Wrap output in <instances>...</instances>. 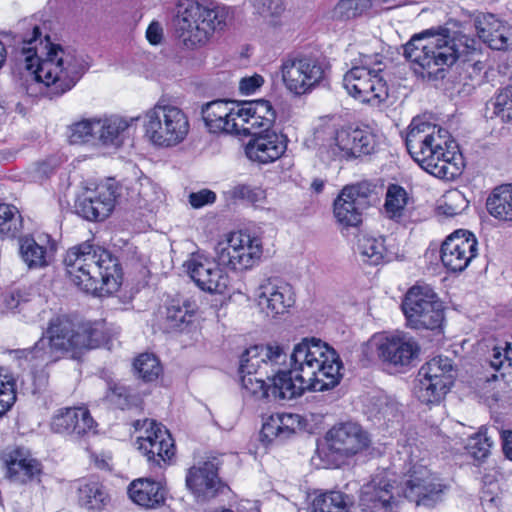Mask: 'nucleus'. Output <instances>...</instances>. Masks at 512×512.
Instances as JSON below:
<instances>
[{"instance_id":"f257e3e1","label":"nucleus","mask_w":512,"mask_h":512,"mask_svg":"<svg viewBox=\"0 0 512 512\" xmlns=\"http://www.w3.org/2000/svg\"><path fill=\"white\" fill-rule=\"evenodd\" d=\"M291 368L278 366L270 374V399L291 400L305 390L323 392L336 387L342 378V361L334 348L316 338H304L290 356Z\"/></svg>"},{"instance_id":"f03ea898","label":"nucleus","mask_w":512,"mask_h":512,"mask_svg":"<svg viewBox=\"0 0 512 512\" xmlns=\"http://www.w3.org/2000/svg\"><path fill=\"white\" fill-rule=\"evenodd\" d=\"M107 342L101 323L79 324L69 316L51 318L35 344L26 349L13 351L16 360H40L54 364L64 357L77 360L83 352Z\"/></svg>"},{"instance_id":"7ed1b4c3","label":"nucleus","mask_w":512,"mask_h":512,"mask_svg":"<svg viewBox=\"0 0 512 512\" xmlns=\"http://www.w3.org/2000/svg\"><path fill=\"white\" fill-rule=\"evenodd\" d=\"M40 36L41 30L35 26L32 38L23 39L21 53L25 62V82L44 84L50 98L58 97L77 84L88 70L89 64L75 49L52 44L48 39L46 47L49 46V49L44 58L39 57L36 47L32 45Z\"/></svg>"},{"instance_id":"20e7f679","label":"nucleus","mask_w":512,"mask_h":512,"mask_svg":"<svg viewBox=\"0 0 512 512\" xmlns=\"http://www.w3.org/2000/svg\"><path fill=\"white\" fill-rule=\"evenodd\" d=\"M259 238L243 232H233L215 247L216 260L196 255L187 263V272L203 291L223 294L228 288L229 277L219 266L235 271L252 268L262 255Z\"/></svg>"},{"instance_id":"39448f33","label":"nucleus","mask_w":512,"mask_h":512,"mask_svg":"<svg viewBox=\"0 0 512 512\" xmlns=\"http://www.w3.org/2000/svg\"><path fill=\"white\" fill-rule=\"evenodd\" d=\"M66 273L86 293L117 291L122 283V268L110 251L90 242L70 248L64 257Z\"/></svg>"},{"instance_id":"423d86ee","label":"nucleus","mask_w":512,"mask_h":512,"mask_svg":"<svg viewBox=\"0 0 512 512\" xmlns=\"http://www.w3.org/2000/svg\"><path fill=\"white\" fill-rule=\"evenodd\" d=\"M448 131L414 118L406 135V147L411 157L431 175L444 179L448 169L445 158L448 149Z\"/></svg>"},{"instance_id":"0eeeda50","label":"nucleus","mask_w":512,"mask_h":512,"mask_svg":"<svg viewBox=\"0 0 512 512\" xmlns=\"http://www.w3.org/2000/svg\"><path fill=\"white\" fill-rule=\"evenodd\" d=\"M404 56L427 71L432 81H443L448 60V28L432 27L415 34L404 45Z\"/></svg>"},{"instance_id":"6e6552de","label":"nucleus","mask_w":512,"mask_h":512,"mask_svg":"<svg viewBox=\"0 0 512 512\" xmlns=\"http://www.w3.org/2000/svg\"><path fill=\"white\" fill-rule=\"evenodd\" d=\"M227 11L224 7L205 6L195 1L179 5L173 21L175 33L187 47L204 43L215 30L226 24Z\"/></svg>"},{"instance_id":"1a4fd4ad","label":"nucleus","mask_w":512,"mask_h":512,"mask_svg":"<svg viewBox=\"0 0 512 512\" xmlns=\"http://www.w3.org/2000/svg\"><path fill=\"white\" fill-rule=\"evenodd\" d=\"M145 136L158 147H174L182 143L190 130L185 112L170 104H156L144 116Z\"/></svg>"},{"instance_id":"9d476101","label":"nucleus","mask_w":512,"mask_h":512,"mask_svg":"<svg viewBox=\"0 0 512 512\" xmlns=\"http://www.w3.org/2000/svg\"><path fill=\"white\" fill-rule=\"evenodd\" d=\"M401 309L411 329H443L445 307L428 284H416L409 288L402 300Z\"/></svg>"},{"instance_id":"9b49d317","label":"nucleus","mask_w":512,"mask_h":512,"mask_svg":"<svg viewBox=\"0 0 512 512\" xmlns=\"http://www.w3.org/2000/svg\"><path fill=\"white\" fill-rule=\"evenodd\" d=\"M325 61L312 55L286 59L282 66V79L286 88L295 95H303L320 85L325 79Z\"/></svg>"},{"instance_id":"f8f14e48","label":"nucleus","mask_w":512,"mask_h":512,"mask_svg":"<svg viewBox=\"0 0 512 512\" xmlns=\"http://www.w3.org/2000/svg\"><path fill=\"white\" fill-rule=\"evenodd\" d=\"M375 200L374 187L367 182L345 186L334 200V216L344 227H357Z\"/></svg>"},{"instance_id":"ddd939ff","label":"nucleus","mask_w":512,"mask_h":512,"mask_svg":"<svg viewBox=\"0 0 512 512\" xmlns=\"http://www.w3.org/2000/svg\"><path fill=\"white\" fill-rule=\"evenodd\" d=\"M122 187L114 179L98 185L94 191H86L75 201V212L88 221H102L113 211Z\"/></svg>"},{"instance_id":"4468645a","label":"nucleus","mask_w":512,"mask_h":512,"mask_svg":"<svg viewBox=\"0 0 512 512\" xmlns=\"http://www.w3.org/2000/svg\"><path fill=\"white\" fill-rule=\"evenodd\" d=\"M414 385V395L424 404L439 403L447 394L448 358L437 356L419 370Z\"/></svg>"},{"instance_id":"2eb2a0df","label":"nucleus","mask_w":512,"mask_h":512,"mask_svg":"<svg viewBox=\"0 0 512 512\" xmlns=\"http://www.w3.org/2000/svg\"><path fill=\"white\" fill-rule=\"evenodd\" d=\"M221 464L218 457H212L187 470L186 487L198 503H206L228 489L219 477L218 471Z\"/></svg>"},{"instance_id":"dca6fc26","label":"nucleus","mask_w":512,"mask_h":512,"mask_svg":"<svg viewBox=\"0 0 512 512\" xmlns=\"http://www.w3.org/2000/svg\"><path fill=\"white\" fill-rule=\"evenodd\" d=\"M147 425L144 435L136 439L137 449L147 458L151 467L169 464L175 455L174 440L170 432L154 420H145Z\"/></svg>"},{"instance_id":"f3484780","label":"nucleus","mask_w":512,"mask_h":512,"mask_svg":"<svg viewBox=\"0 0 512 512\" xmlns=\"http://www.w3.org/2000/svg\"><path fill=\"white\" fill-rule=\"evenodd\" d=\"M286 359L287 353L277 343L251 346L240 357L239 374L259 375L270 379V371L275 366L284 364Z\"/></svg>"},{"instance_id":"a211bd4d","label":"nucleus","mask_w":512,"mask_h":512,"mask_svg":"<svg viewBox=\"0 0 512 512\" xmlns=\"http://www.w3.org/2000/svg\"><path fill=\"white\" fill-rule=\"evenodd\" d=\"M343 86L355 99L372 105H379L389 95L385 77L370 76L364 70L347 71L343 77Z\"/></svg>"},{"instance_id":"6ab92c4d","label":"nucleus","mask_w":512,"mask_h":512,"mask_svg":"<svg viewBox=\"0 0 512 512\" xmlns=\"http://www.w3.org/2000/svg\"><path fill=\"white\" fill-rule=\"evenodd\" d=\"M377 350L383 363L400 369L415 365L421 347L412 336L398 333L384 338Z\"/></svg>"},{"instance_id":"aec40b11","label":"nucleus","mask_w":512,"mask_h":512,"mask_svg":"<svg viewBox=\"0 0 512 512\" xmlns=\"http://www.w3.org/2000/svg\"><path fill=\"white\" fill-rule=\"evenodd\" d=\"M97 423L90 412L82 407L59 409L52 417L50 427L54 433L71 436L80 440L96 434Z\"/></svg>"},{"instance_id":"412c9836","label":"nucleus","mask_w":512,"mask_h":512,"mask_svg":"<svg viewBox=\"0 0 512 512\" xmlns=\"http://www.w3.org/2000/svg\"><path fill=\"white\" fill-rule=\"evenodd\" d=\"M473 25L479 39L490 49L506 51L512 48V27L498 15L477 12L473 15Z\"/></svg>"},{"instance_id":"4be33fe9","label":"nucleus","mask_w":512,"mask_h":512,"mask_svg":"<svg viewBox=\"0 0 512 512\" xmlns=\"http://www.w3.org/2000/svg\"><path fill=\"white\" fill-rule=\"evenodd\" d=\"M444 485L426 468L414 469L405 484L403 493L405 498L415 502L417 506L434 507L443 500Z\"/></svg>"},{"instance_id":"5701e85b","label":"nucleus","mask_w":512,"mask_h":512,"mask_svg":"<svg viewBox=\"0 0 512 512\" xmlns=\"http://www.w3.org/2000/svg\"><path fill=\"white\" fill-rule=\"evenodd\" d=\"M334 141L333 155L346 158L370 155L377 146L376 136L368 128L342 127L336 131Z\"/></svg>"},{"instance_id":"b1692460","label":"nucleus","mask_w":512,"mask_h":512,"mask_svg":"<svg viewBox=\"0 0 512 512\" xmlns=\"http://www.w3.org/2000/svg\"><path fill=\"white\" fill-rule=\"evenodd\" d=\"M326 440L331 452L349 457L367 448L370 443L368 434L356 423H341L332 427Z\"/></svg>"},{"instance_id":"393cba45","label":"nucleus","mask_w":512,"mask_h":512,"mask_svg":"<svg viewBox=\"0 0 512 512\" xmlns=\"http://www.w3.org/2000/svg\"><path fill=\"white\" fill-rule=\"evenodd\" d=\"M288 138L276 129L251 136L245 147L247 157L260 164H268L279 159L287 149Z\"/></svg>"},{"instance_id":"a878e982","label":"nucleus","mask_w":512,"mask_h":512,"mask_svg":"<svg viewBox=\"0 0 512 512\" xmlns=\"http://www.w3.org/2000/svg\"><path fill=\"white\" fill-rule=\"evenodd\" d=\"M258 299L272 317L284 314L295 303L292 286L277 278H268L259 286Z\"/></svg>"},{"instance_id":"bb28decb","label":"nucleus","mask_w":512,"mask_h":512,"mask_svg":"<svg viewBox=\"0 0 512 512\" xmlns=\"http://www.w3.org/2000/svg\"><path fill=\"white\" fill-rule=\"evenodd\" d=\"M392 486L384 480L378 484L371 482L362 487L358 505H353L352 512H395L397 501L394 499Z\"/></svg>"},{"instance_id":"cd10ccee","label":"nucleus","mask_w":512,"mask_h":512,"mask_svg":"<svg viewBox=\"0 0 512 512\" xmlns=\"http://www.w3.org/2000/svg\"><path fill=\"white\" fill-rule=\"evenodd\" d=\"M237 110L229 107L226 100H214L204 104L201 115L210 132L235 133L237 131Z\"/></svg>"},{"instance_id":"c85d7f7f","label":"nucleus","mask_w":512,"mask_h":512,"mask_svg":"<svg viewBox=\"0 0 512 512\" xmlns=\"http://www.w3.org/2000/svg\"><path fill=\"white\" fill-rule=\"evenodd\" d=\"M8 477L15 482L27 483L41 473L40 463L24 448H15L3 454Z\"/></svg>"},{"instance_id":"c756f323","label":"nucleus","mask_w":512,"mask_h":512,"mask_svg":"<svg viewBox=\"0 0 512 512\" xmlns=\"http://www.w3.org/2000/svg\"><path fill=\"white\" fill-rule=\"evenodd\" d=\"M138 117L125 118L112 115L96 121V140L106 147L119 148L128 137V129L139 120Z\"/></svg>"},{"instance_id":"7c9ffc66","label":"nucleus","mask_w":512,"mask_h":512,"mask_svg":"<svg viewBox=\"0 0 512 512\" xmlns=\"http://www.w3.org/2000/svg\"><path fill=\"white\" fill-rule=\"evenodd\" d=\"M196 304L189 299H172L160 312V327L165 332L182 331L191 322Z\"/></svg>"},{"instance_id":"2f4dec72","label":"nucleus","mask_w":512,"mask_h":512,"mask_svg":"<svg viewBox=\"0 0 512 512\" xmlns=\"http://www.w3.org/2000/svg\"><path fill=\"white\" fill-rule=\"evenodd\" d=\"M477 245L475 235L468 230L458 229L450 234V256H456L460 261V264H452L454 260H450V273H459L467 268L477 255Z\"/></svg>"},{"instance_id":"473e14b6","label":"nucleus","mask_w":512,"mask_h":512,"mask_svg":"<svg viewBox=\"0 0 512 512\" xmlns=\"http://www.w3.org/2000/svg\"><path fill=\"white\" fill-rule=\"evenodd\" d=\"M129 497L139 506L154 509L165 502L166 489L159 481L150 478L134 480L128 489Z\"/></svg>"},{"instance_id":"72a5a7b5","label":"nucleus","mask_w":512,"mask_h":512,"mask_svg":"<svg viewBox=\"0 0 512 512\" xmlns=\"http://www.w3.org/2000/svg\"><path fill=\"white\" fill-rule=\"evenodd\" d=\"M77 490L79 505L90 512H100L110 504L106 487L96 479L80 482Z\"/></svg>"},{"instance_id":"f704fd0d","label":"nucleus","mask_w":512,"mask_h":512,"mask_svg":"<svg viewBox=\"0 0 512 512\" xmlns=\"http://www.w3.org/2000/svg\"><path fill=\"white\" fill-rule=\"evenodd\" d=\"M491 216L501 221H512V184L494 188L486 200Z\"/></svg>"},{"instance_id":"c9c22d12","label":"nucleus","mask_w":512,"mask_h":512,"mask_svg":"<svg viewBox=\"0 0 512 512\" xmlns=\"http://www.w3.org/2000/svg\"><path fill=\"white\" fill-rule=\"evenodd\" d=\"M350 510H353L351 498L339 491L319 493L311 500L312 512H349Z\"/></svg>"},{"instance_id":"e433bc0d","label":"nucleus","mask_w":512,"mask_h":512,"mask_svg":"<svg viewBox=\"0 0 512 512\" xmlns=\"http://www.w3.org/2000/svg\"><path fill=\"white\" fill-rule=\"evenodd\" d=\"M19 253L29 269H38L49 265L47 247L33 237L25 236L19 239Z\"/></svg>"},{"instance_id":"4c0bfd02","label":"nucleus","mask_w":512,"mask_h":512,"mask_svg":"<svg viewBox=\"0 0 512 512\" xmlns=\"http://www.w3.org/2000/svg\"><path fill=\"white\" fill-rule=\"evenodd\" d=\"M236 116L238 118L246 117L247 121L253 125H256L257 118H262L266 122L264 125H274L276 120V112L272 107L271 103L265 99H259L255 101L244 102L237 108Z\"/></svg>"},{"instance_id":"58836bf2","label":"nucleus","mask_w":512,"mask_h":512,"mask_svg":"<svg viewBox=\"0 0 512 512\" xmlns=\"http://www.w3.org/2000/svg\"><path fill=\"white\" fill-rule=\"evenodd\" d=\"M104 400L115 408L125 410L139 403V397L132 390L120 382H107Z\"/></svg>"},{"instance_id":"ea45409f","label":"nucleus","mask_w":512,"mask_h":512,"mask_svg":"<svg viewBox=\"0 0 512 512\" xmlns=\"http://www.w3.org/2000/svg\"><path fill=\"white\" fill-rule=\"evenodd\" d=\"M357 251L362 256L363 261L371 265H378L383 261L386 253L384 239L362 235L357 241Z\"/></svg>"},{"instance_id":"a19ab883","label":"nucleus","mask_w":512,"mask_h":512,"mask_svg":"<svg viewBox=\"0 0 512 512\" xmlns=\"http://www.w3.org/2000/svg\"><path fill=\"white\" fill-rule=\"evenodd\" d=\"M492 445V440L487 436V429L481 427L478 432L468 437L464 448L468 455L481 464L489 456Z\"/></svg>"},{"instance_id":"79ce46f5","label":"nucleus","mask_w":512,"mask_h":512,"mask_svg":"<svg viewBox=\"0 0 512 512\" xmlns=\"http://www.w3.org/2000/svg\"><path fill=\"white\" fill-rule=\"evenodd\" d=\"M22 230V216L15 206L0 204V235L15 238Z\"/></svg>"},{"instance_id":"37998d69","label":"nucleus","mask_w":512,"mask_h":512,"mask_svg":"<svg viewBox=\"0 0 512 512\" xmlns=\"http://www.w3.org/2000/svg\"><path fill=\"white\" fill-rule=\"evenodd\" d=\"M254 13L262 17L269 25L281 24V16L285 12L283 0H250Z\"/></svg>"},{"instance_id":"c03bdc74","label":"nucleus","mask_w":512,"mask_h":512,"mask_svg":"<svg viewBox=\"0 0 512 512\" xmlns=\"http://www.w3.org/2000/svg\"><path fill=\"white\" fill-rule=\"evenodd\" d=\"M133 367L138 378L144 382L155 381L162 372L159 360L154 354H140L134 361Z\"/></svg>"},{"instance_id":"a18cd8bd","label":"nucleus","mask_w":512,"mask_h":512,"mask_svg":"<svg viewBox=\"0 0 512 512\" xmlns=\"http://www.w3.org/2000/svg\"><path fill=\"white\" fill-rule=\"evenodd\" d=\"M456 36L450 39V58L454 61L461 60L463 63L469 62L470 55L477 50V40L465 34L455 32Z\"/></svg>"},{"instance_id":"49530a36","label":"nucleus","mask_w":512,"mask_h":512,"mask_svg":"<svg viewBox=\"0 0 512 512\" xmlns=\"http://www.w3.org/2000/svg\"><path fill=\"white\" fill-rule=\"evenodd\" d=\"M407 201L406 190L399 185L391 184L387 189L385 200V209L390 218L400 217Z\"/></svg>"},{"instance_id":"de8ad7c7","label":"nucleus","mask_w":512,"mask_h":512,"mask_svg":"<svg viewBox=\"0 0 512 512\" xmlns=\"http://www.w3.org/2000/svg\"><path fill=\"white\" fill-rule=\"evenodd\" d=\"M97 119L82 120L69 126L68 139L71 144H83L96 140Z\"/></svg>"},{"instance_id":"09e8293b","label":"nucleus","mask_w":512,"mask_h":512,"mask_svg":"<svg viewBox=\"0 0 512 512\" xmlns=\"http://www.w3.org/2000/svg\"><path fill=\"white\" fill-rule=\"evenodd\" d=\"M264 377L265 376L242 374L240 379L245 393L256 399H270V382L267 383Z\"/></svg>"},{"instance_id":"8fccbe9b","label":"nucleus","mask_w":512,"mask_h":512,"mask_svg":"<svg viewBox=\"0 0 512 512\" xmlns=\"http://www.w3.org/2000/svg\"><path fill=\"white\" fill-rule=\"evenodd\" d=\"M494 111L501 122L512 125V86L499 90L494 99Z\"/></svg>"},{"instance_id":"3c124183","label":"nucleus","mask_w":512,"mask_h":512,"mask_svg":"<svg viewBox=\"0 0 512 512\" xmlns=\"http://www.w3.org/2000/svg\"><path fill=\"white\" fill-rule=\"evenodd\" d=\"M351 70H364V72H369L370 76L385 77L383 56L380 54H361L359 58L353 62Z\"/></svg>"},{"instance_id":"603ef678","label":"nucleus","mask_w":512,"mask_h":512,"mask_svg":"<svg viewBox=\"0 0 512 512\" xmlns=\"http://www.w3.org/2000/svg\"><path fill=\"white\" fill-rule=\"evenodd\" d=\"M4 369L0 367V417L16 401L15 380L12 376L3 374Z\"/></svg>"},{"instance_id":"864d4df0","label":"nucleus","mask_w":512,"mask_h":512,"mask_svg":"<svg viewBox=\"0 0 512 512\" xmlns=\"http://www.w3.org/2000/svg\"><path fill=\"white\" fill-rule=\"evenodd\" d=\"M373 3L379 4L375 0H340L335 13L343 19L354 18L370 8Z\"/></svg>"},{"instance_id":"5fc2aeb1","label":"nucleus","mask_w":512,"mask_h":512,"mask_svg":"<svg viewBox=\"0 0 512 512\" xmlns=\"http://www.w3.org/2000/svg\"><path fill=\"white\" fill-rule=\"evenodd\" d=\"M18 361L20 366L24 367V364L26 363L27 366L30 368L35 390H42L47 387L49 382V373L47 371V366L49 364H47L46 361H27L24 359Z\"/></svg>"},{"instance_id":"6e6d98bb","label":"nucleus","mask_w":512,"mask_h":512,"mask_svg":"<svg viewBox=\"0 0 512 512\" xmlns=\"http://www.w3.org/2000/svg\"><path fill=\"white\" fill-rule=\"evenodd\" d=\"M233 199L246 200L252 204L261 202L265 198V192L261 188L251 187L246 184L234 186L230 191Z\"/></svg>"},{"instance_id":"4d7b16f0","label":"nucleus","mask_w":512,"mask_h":512,"mask_svg":"<svg viewBox=\"0 0 512 512\" xmlns=\"http://www.w3.org/2000/svg\"><path fill=\"white\" fill-rule=\"evenodd\" d=\"M245 118L246 117L238 118L236 134L254 136L257 135V132L261 134L274 130V125H264V122L266 121L264 119L262 120V118H257L258 123H256V125L253 126L250 123V121H247V119Z\"/></svg>"},{"instance_id":"13d9d810","label":"nucleus","mask_w":512,"mask_h":512,"mask_svg":"<svg viewBox=\"0 0 512 512\" xmlns=\"http://www.w3.org/2000/svg\"><path fill=\"white\" fill-rule=\"evenodd\" d=\"M448 246V236H446L441 242L440 246L437 243H431L426 250L424 257L431 265H438L441 261L445 268L448 267V263L445 261L446 250Z\"/></svg>"},{"instance_id":"bf43d9fd","label":"nucleus","mask_w":512,"mask_h":512,"mask_svg":"<svg viewBox=\"0 0 512 512\" xmlns=\"http://www.w3.org/2000/svg\"><path fill=\"white\" fill-rule=\"evenodd\" d=\"M279 424L281 426V440L288 439L295 433L296 427L299 425V415L296 414H277Z\"/></svg>"},{"instance_id":"052dcab7","label":"nucleus","mask_w":512,"mask_h":512,"mask_svg":"<svg viewBox=\"0 0 512 512\" xmlns=\"http://www.w3.org/2000/svg\"><path fill=\"white\" fill-rule=\"evenodd\" d=\"M2 302L7 310H17L20 313L24 310V307L27 305L28 299L24 297V294L21 291L15 290L10 293L4 294Z\"/></svg>"},{"instance_id":"680f3d73","label":"nucleus","mask_w":512,"mask_h":512,"mask_svg":"<svg viewBox=\"0 0 512 512\" xmlns=\"http://www.w3.org/2000/svg\"><path fill=\"white\" fill-rule=\"evenodd\" d=\"M454 142L452 139V136L450 135V144ZM457 148L459 149V146L457 143H455V146L452 147L450 145V149ZM466 166L464 156L460 150L453 151L452 156L450 157V181H453L457 177H459Z\"/></svg>"},{"instance_id":"e2e57ef3","label":"nucleus","mask_w":512,"mask_h":512,"mask_svg":"<svg viewBox=\"0 0 512 512\" xmlns=\"http://www.w3.org/2000/svg\"><path fill=\"white\" fill-rule=\"evenodd\" d=\"M188 198L190 205L195 209H199L205 205L213 204L216 200V194L212 190L202 189L198 192L190 193Z\"/></svg>"},{"instance_id":"0e129e2a","label":"nucleus","mask_w":512,"mask_h":512,"mask_svg":"<svg viewBox=\"0 0 512 512\" xmlns=\"http://www.w3.org/2000/svg\"><path fill=\"white\" fill-rule=\"evenodd\" d=\"M509 351L512 352L511 342H506L504 348L495 347L493 349L492 359L490 360L491 367L494 368L495 370H499L502 367L505 360L509 362V365H512V358H510L508 355Z\"/></svg>"},{"instance_id":"69168bd1","label":"nucleus","mask_w":512,"mask_h":512,"mask_svg":"<svg viewBox=\"0 0 512 512\" xmlns=\"http://www.w3.org/2000/svg\"><path fill=\"white\" fill-rule=\"evenodd\" d=\"M450 201L454 202L453 205L450 204V216L462 213L469 206V201L464 193L452 187H450Z\"/></svg>"},{"instance_id":"338daca9","label":"nucleus","mask_w":512,"mask_h":512,"mask_svg":"<svg viewBox=\"0 0 512 512\" xmlns=\"http://www.w3.org/2000/svg\"><path fill=\"white\" fill-rule=\"evenodd\" d=\"M281 426L277 415H272L262 426L261 435L268 441L275 439L281 440Z\"/></svg>"},{"instance_id":"774afa93","label":"nucleus","mask_w":512,"mask_h":512,"mask_svg":"<svg viewBox=\"0 0 512 512\" xmlns=\"http://www.w3.org/2000/svg\"><path fill=\"white\" fill-rule=\"evenodd\" d=\"M264 83V79L261 75L255 74L250 77L242 78L239 83V89L242 94L249 95L260 88Z\"/></svg>"}]
</instances>
